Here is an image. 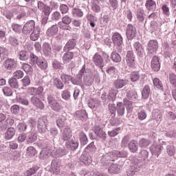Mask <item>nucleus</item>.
<instances>
[{"label": "nucleus", "instance_id": "obj_1", "mask_svg": "<svg viewBox=\"0 0 176 176\" xmlns=\"http://www.w3.org/2000/svg\"><path fill=\"white\" fill-rule=\"evenodd\" d=\"M65 155V151L62 148H47L41 151L40 153L41 159H46L49 156H52V157H60V156H64Z\"/></svg>", "mask_w": 176, "mask_h": 176}, {"label": "nucleus", "instance_id": "obj_2", "mask_svg": "<svg viewBox=\"0 0 176 176\" xmlns=\"http://www.w3.org/2000/svg\"><path fill=\"white\" fill-rule=\"evenodd\" d=\"M127 157V151H114L109 153L106 155H104L102 158V162H105V159L107 160H110L111 162L115 161L118 157Z\"/></svg>", "mask_w": 176, "mask_h": 176}, {"label": "nucleus", "instance_id": "obj_3", "mask_svg": "<svg viewBox=\"0 0 176 176\" xmlns=\"http://www.w3.org/2000/svg\"><path fill=\"white\" fill-rule=\"evenodd\" d=\"M47 102L50 107L51 108V109H52V111H56V112H60V111L63 109V106H61V104H60V102H58V100H55L53 96H48Z\"/></svg>", "mask_w": 176, "mask_h": 176}, {"label": "nucleus", "instance_id": "obj_4", "mask_svg": "<svg viewBox=\"0 0 176 176\" xmlns=\"http://www.w3.org/2000/svg\"><path fill=\"white\" fill-rule=\"evenodd\" d=\"M17 67V60L14 58H8L5 60L3 67L5 69L10 72L12 69H14Z\"/></svg>", "mask_w": 176, "mask_h": 176}, {"label": "nucleus", "instance_id": "obj_5", "mask_svg": "<svg viewBox=\"0 0 176 176\" xmlns=\"http://www.w3.org/2000/svg\"><path fill=\"white\" fill-rule=\"evenodd\" d=\"M141 167V163L137 162H133L131 164L129 169L126 171L128 176H133L137 171H140Z\"/></svg>", "mask_w": 176, "mask_h": 176}, {"label": "nucleus", "instance_id": "obj_6", "mask_svg": "<svg viewBox=\"0 0 176 176\" xmlns=\"http://www.w3.org/2000/svg\"><path fill=\"white\" fill-rule=\"evenodd\" d=\"M137 34V30L135 27L131 24H129L126 28V35L129 41H131Z\"/></svg>", "mask_w": 176, "mask_h": 176}, {"label": "nucleus", "instance_id": "obj_7", "mask_svg": "<svg viewBox=\"0 0 176 176\" xmlns=\"http://www.w3.org/2000/svg\"><path fill=\"white\" fill-rule=\"evenodd\" d=\"M126 61L127 65L133 68L135 66V57L134 56V53L133 51H128L126 53Z\"/></svg>", "mask_w": 176, "mask_h": 176}, {"label": "nucleus", "instance_id": "obj_8", "mask_svg": "<svg viewBox=\"0 0 176 176\" xmlns=\"http://www.w3.org/2000/svg\"><path fill=\"white\" fill-rule=\"evenodd\" d=\"M34 28H35V21L31 20L24 25L23 28V32L25 35H28L29 34H31V32Z\"/></svg>", "mask_w": 176, "mask_h": 176}, {"label": "nucleus", "instance_id": "obj_9", "mask_svg": "<svg viewBox=\"0 0 176 176\" xmlns=\"http://www.w3.org/2000/svg\"><path fill=\"white\" fill-rule=\"evenodd\" d=\"M72 138V131L71 129L65 127L61 131V140L63 141H69Z\"/></svg>", "mask_w": 176, "mask_h": 176}, {"label": "nucleus", "instance_id": "obj_10", "mask_svg": "<svg viewBox=\"0 0 176 176\" xmlns=\"http://www.w3.org/2000/svg\"><path fill=\"white\" fill-rule=\"evenodd\" d=\"M113 43L115 46H122L123 43V38L120 34L116 32L112 36Z\"/></svg>", "mask_w": 176, "mask_h": 176}, {"label": "nucleus", "instance_id": "obj_11", "mask_svg": "<svg viewBox=\"0 0 176 176\" xmlns=\"http://www.w3.org/2000/svg\"><path fill=\"white\" fill-rule=\"evenodd\" d=\"M93 61L97 67H99L100 68L104 67V59H102L101 55L96 54L93 57Z\"/></svg>", "mask_w": 176, "mask_h": 176}, {"label": "nucleus", "instance_id": "obj_12", "mask_svg": "<svg viewBox=\"0 0 176 176\" xmlns=\"http://www.w3.org/2000/svg\"><path fill=\"white\" fill-rule=\"evenodd\" d=\"M158 46L159 45L157 44V41L151 40L148 42V47H147L148 51L151 54L155 53L156 50H157Z\"/></svg>", "mask_w": 176, "mask_h": 176}, {"label": "nucleus", "instance_id": "obj_13", "mask_svg": "<svg viewBox=\"0 0 176 176\" xmlns=\"http://www.w3.org/2000/svg\"><path fill=\"white\" fill-rule=\"evenodd\" d=\"M15 135L16 129L13 127H10L4 133V138H6V140H12V138H13V137H14Z\"/></svg>", "mask_w": 176, "mask_h": 176}, {"label": "nucleus", "instance_id": "obj_14", "mask_svg": "<svg viewBox=\"0 0 176 176\" xmlns=\"http://www.w3.org/2000/svg\"><path fill=\"white\" fill-rule=\"evenodd\" d=\"M37 127L39 133H46L47 128H46V122H45V120L39 118Z\"/></svg>", "mask_w": 176, "mask_h": 176}, {"label": "nucleus", "instance_id": "obj_15", "mask_svg": "<svg viewBox=\"0 0 176 176\" xmlns=\"http://www.w3.org/2000/svg\"><path fill=\"white\" fill-rule=\"evenodd\" d=\"M14 9H19V10H21V13L17 15L16 19L18 20H21V19H23V17H25L27 16V12H28L29 8L28 7L18 6L16 8H14Z\"/></svg>", "mask_w": 176, "mask_h": 176}, {"label": "nucleus", "instance_id": "obj_16", "mask_svg": "<svg viewBox=\"0 0 176 176\" xmlns=\"http://www.w3.org/2000/svg\"><path fill=\"white\" fill-rule=\"evenodd\" d=\"M151 67L153 71H159L160 69V63L157 56H153L151 60Z\"/></svg>", "mask_w": 176, "mask_h": 176}, {"label": "nucleus", "instance_id": "obj_17", "mask_svg": "<svg viewBox=\"0 0 176 176\" xmlns=\"http://www.w3.org/2000/svg\"><path fill=\"white\" fill-rule=\"evenodd\" d=\"M150 151L152 155H155V156H158L159 153L162 152V146L157 144H154L151 146Z\"/></svg>", "mask_w": 176, "mask_h": 176}, {"label": "nucleus", "instance_id": "obj_18", "mask_svg": "<svg viewBox=\"0 0 176 176\" xmlns=\"http://www.w3.org/2000/svg\"><path fill=\"white\" fill-rule=\"evenodd\" d=\"M73 58L74 54L71 52H65L62 57L64 64H68V63H69V61H71Z\"/></svg>", "mask_w": 176, "mask_h": 176}, {"label": "nucleus", "instance_id": "obj_19", "mask_svg": "<svg viewBox=\"0 0 176 176\" xmlns=\"http://www.w3.org/2000/svg\"><path fill=\"white\" fill-rule=\"evenodd\" d=\"M51 170L55 174H58V173H60V163H58V161L56 160H52L51 164Z\"/></svg>", "mask_w": 176, "mask_h": 176}, {"label": "nucleus", "instance_id": "obj_20", "mask_svg": "<svg viewBox=\"0 0 176 176\" xmlns=\"http://www.w3.org/2000/svg\"><path fill=\"white\" fill-rule=\"evenodd\" d=\"M101 104V102L97 99H90L88 103V107L91 108V109H96V108H98Z\"/></svg>", "mask_w": 176, "mask_h": 176}, {"label": "nucleus", "instance_id": "obj_21", "mask_svg": "<svg viewBox=\"0 0 176 176\" xmlns=\"http://www.w3.org/2000/svg\"><path fill=\"white\" fill-rule=\"evenodd\" d=\"M39 34H41V28L37 27L30 36L31 41H38L39 38Z\"/></svg>", "mask_w": 176, "mask_h": 176}, {"label": "nucleus", "instance_id": "obj_22", "mask_svg": "<svg viewBox=\"0 0 176 176\" xmlns=\"http://www.w3.org/2000/svg\"><path fill=\"white\" fill-rule=\"evenodd\" d=\"M31 102L34 105H36V107H37L38 108H40V109H43V108H45V106L43 105V103H42V102H41L39 98H38L35 96L32 97Z\"/></svg>", "mask_w": 176, "mask_h": 176}, {"label": "nucleus", "instance_id": "obj_23", "mask_svg": "<svg viewBox=\"0 0 176 176\" xmlns=\"http://www.w3.org/2000/svg\"><path fill=\"white\" fill-rule=\"evenodd\" d=\"M134 47L135 49L136 53L138 56L140 57L144 55V47H142V45L139 42H136L134 43Z\"/></svg>", "mask_w": 176, "mask_h": 176}, {"label": "nucleus", "instance_id": "obj_24", "mask_svg": "<svg viewBox=\"0 0 176 176\" xmlns=\"http://www.w3.org/2000/svg\"><path fill=\"white\" fill-rule=\"evenodd\" d=\"M128 147L129 151H131V152H133V153L135 152H137V151H138V145L137 141L135 140H131L129 143Z\"/></svg>", "mask_w": 176, "mask_h": 176}, {"label": "nucleus", "instance_id": "obj_25", "mask_svg": "<svg viewBox=\"0 0 176 176\" xmlns=\"http://www.w3.org/2000/svg\"><path fill=\"white\" fill-rule=\"evenodd\" d=\"M113 85L116 87V89H122V87H124L126 85H127V80H117L113 82Z\"/></svg>", "mask_w": 176, "mask_h": 176}, {"label": "nucleus", "instance_id": "obj_26", "mask_svg": "<svg viewBox=\"0 0 176 176\" xmlns=\"http://www.w3.org/2000/svg\"><path fill=\"white\" fill-rule=\"evenodd\" d=\"M57 32H58V28L57 27V25H53L47 31V34L49 36H54Z\"/></svg>", "mask_w": 176, "mask_h": 176}, {"label": "nucleus", "instance_id": "obj_27", "mask_svg": "<svg viewBox=\"0 0 176 176\" xmlns=\"http://www.w3.org/2000/svg\"><path fill=\"white\" fill-rule=\"evenodd\" d=\"M109 174H119L120 173V166L113 164L109 168Z\"/></svg>", "mask_w": 176, "mask_h": 176}, {"label": "nucleus", "instance_id": "obj_28", "mask_svg": "<svg viewBox=\"0 0 176 176\" xmlns=\"http://www.w3.org/2000/svg\"><path fill=\"white\" fill-rule=\"evenodd\" d=\"M145 6L148 10H155L156 9V2L153 0H147Z\"/></svg>", "mask_w": 176, "mask_h": 176}, {"label": "nucleus", "instance_id": "obj_29", "mask_svg": "<svg viewBox=\"0 0 176 176\" xmlns=\"http://www.w3.org/2000/svg\"><path fill=\"white\" fill-rule=\"evenodd\" d=\"M8 85L12 87V89H19V80L16 78H10L8 80Z\"/></svg>", "mask_w": 176, "mask_h": 176}, {"label": "nucleus", "instance_id": "obj_30", "mask_svg": "<svg viewBox=\"0 0 176 176\" xmlns=\"http://www.w3.org/2000/svg\"><path fill=\"white\" fill-rule=\"evenodd\" d=\"M75 45H76L75 40H69L64 47L65 52L72 50L75 47Z\"/></svg>", "mask_w": 176, "mask_h": 176}, {"label": "nucleus", "instance_id": "obj_31", "mask_svg": "<svg viewBox=\"0 0 176 176\" xmlns=\"http://www.w3.org/2000/svg\"><path fill=\"white\" fill-rule=\"evenodd\" d=\"M43 52L45 56H50L52 54V47H50V44L44 43L43 45Z\"/></svg>", "mask_w": 176, "mask_h": 176}, {"label": "nucleus", "instance_id": "obj_32", "mask_svg": "<svg viewBox=\"0 0 176 176\" xmlns=\"http://www.w3.org/2000/svg\"><path fill=\"white\" fill-rule=\"evenodd\" d=\"M36 140H38V136L36 135V133L31 132L30 133H29L27 142L28 144H32V142H35Z\"/></svg>", "mask_w": 176, "mask_h": 176}, {"label": "nucleus", "instance_id": "obj_33", "mask_svg": "<svg viewBox=\"0 0 176 176\" xmlns=\"http://www.w3.org/2000/svg\"><path fill=\"white\" fill-rule=\"evenodd\" d=\"M80 160L84 164H90L91 163V157L87 155L82 154L80 157Z\"/></svg>", "mask_w": 176, "mask_h": 176}, {"label": "nucleus", "instance_id": "obj_34", "mask_svg": "<svg viewBox=\"0 0 176 176\" xmlns=\"http://www.w3.org/2000/svg\"><path fill=\"white\" fill-rule=\"evenodd\" d=\"M117 112L118 114L119 115V116H123V115H124V104H123V103L122 102H118L117 104Z\"/></svg>", "mask_w": 176, "mask_h": 176}, {"label": "nucleus", "instance_id": "obj_35", "mask_svg": "<svg viewBox=\"0 0 176 176\" xmlns=\"http://www.w3.org/2000/svg\"><path fill=\"white\" fill-rule=\"evenodd\" d=\"M149 94H151V88H149V86L146 85V86H144V87L143 88V90L142 91V98L144 100H146V98H148V97H149Z\"/></svg>", "mask_w": 176, "mask_h": 176}, {"label": "nucleus", "instance_id": "obj_36", "mask_svg": "<svg viewBox=\"0 0 176 176\" xmlns=\"http://www.w3.org/2000/svg\"><path fill=\"white\" fill-rule=\"evenodd\" d=\"M21 67L22 69H23V71L26 72V74H28L29 75H32V71H34V69H32L31 65H28V63H23Z\"/></svg>", "mask_w": 176, "mask_h": 176}, {"label": "nucleus", "instance_id": "obj_37", "mask_svg": "<svg viewBox=\"0 0 176 176\" xmlns=\"http://www.w3.org/2000/svg\"><path fill=\"white\" fill-rule=\"evenodd\" d=\"M76 115L77 118H78V119H80L81 120H85V119H87V113L85 110L76 111Z\"/></svg>", "mask_w": 176, "mask_h": 176}, {"label": "nucleus", "instance_id": "obj_38", "mask_svg": "<svg viewBox=\"0 0 176 176\" xmlns=\"http://www.w3.org/2000/svg\"><path fill=\"white\" fill-rule=\"evenodd\" d=\"M137 17L139 21H144V20H145V12L144 11V9L139 8L138 10Z\"/></svg>", "mask_w": 176, "mask_h": 176}, {"label": "nucleus", "instance_id": "obj_39", "mask_svg": "<svg viewBox=\"0 0 176 176\" xmlns=\"http://www.w3.org/2000/svg\"><path fill=\"white\" fill-rule=\"evenodd\" d=\"M41 59L38 58V56H35L34 54H30V64L32 65H37L38 62Z\"/></svg>", "mask_w": 176, "mask_h": 176}, {"label": "nucleus", "instance_id": "obj_40", "mask_svg": "<svg viewBox=\"0 0 176 176\" xmlns=\"http://www.w3.org/2000/svg\"><path fill=\"white\" fill-rule=\"evenodd\" d=\"M153 82L155 89L163 90V83H162V81L159 78H154Z\"/></svg>", "mask_w": 176, "mask_h": 176}, {"label": "nucleus", "instance_id": "obj_41", "mask_svg": "<svg viewBox=\"0 0 176 176\" xmlns=\"http://www.w3.org/2000/svg\"><path fill=\"white\" fill-rule=\"evenodd\" d=\"M78 145L79 144L75 142L68 141L67 142H66L67 148H68L69 149H72V151H75V149L78 148Z\"/></svg>", "mask_w": 176, "mask_h": 176}, {"label": "nucleus", "instance_id": "obj_42", "mask_svg": "<svg viewBox=\"0 0 176 176\" xmlns=\"http://www.w3.org/2000/svg\"><path fill=\"white\" fill-rule=\"evenodd\" d=\"M126 97L131 101H134L137 98V93L135 91L130 90L126 93Z\"/></svg>", "mask_w": 176, "mask_h": 176}, {"label": "nucleus", "instance_id": "obj_43", "mask_svg": "<svg viewBox=\"0 0 176 176\" xmlns=\"http://www.w3.org/2000/svg\"><path fill=\"white\" fill-rule=\"evenodd\" d=\"M8 57V50L3 47H0V61Z\"/></svg>", "mask_w": 176, "mask_h": 176}, {"label": "nucleus", "instance_id": "obj_44", "mask_svg": "<svg viewBox=\"0 0 176 176\" xmlns=\"http://www.w3.org/2000/svg\"><path fill=\"white\" fill-rule=\"evenodd\" d=\"M65 117L64 116H61L56 120V124L58 127H64V124H65Z\"/></svg>", "mask_w": 176, "mask_h": 176}, {"label": "nucleus", "instance_id": "obj_45", "mask_svg": "<svg viewBox=\"0 0 176 176\" xmlns=\"http://www.w3.org/2000/svg\"><path fill=\"white\" fill-rule=\"evenodd\" d=\"M169 82L174 89H176V75L175 74H170L169 75Z\"/></svg>", "mask_w": 176, "mask_h": 176}, {"label": "nucleus", "instance_id": "obj_46", "mask_svg": "<svg viewBox=\"0 0 176 176\" xmlns=\"http://www.w3.org/2000/svg\"><path fill=\"white\" fill-rule=\"evenodd\" d=\"M125 106L126 107V109L129 113H131L133 112V102L127 100V99L124 100Z\"/></svg>", "mask_w": 176, "mask_h": 176}, {"label": "nucleus", "instance_id": "obj_47", "mask_svg": "<svg viewBox=\"0 0 176 176\" xmlns=\"http://www.w3.org/2000/svg\"><path fill=\"white\" fill-rule=\"evenodd\" d=\"M166 152L169 156H174L175 155V148L173 145H168L166 146Z\"/></svg>", "mask_w": 176, "mask_h": 176}, {"label": "nucleus", "instance_id": "obj_48", "mask_svg": "<svg viewBox=\"0 0 176 176\" xmlns=\"http://www.w3.org/2000/svg\"><path fill=\"white\" fill-rule=\"evenodd\" d=\"M150 144L151 141L144 138L139 141V146H140V148H146V146H149Z\"/></svg>", "mask_w": 176, "mask_h": 176}, {"label": "nucleus", "instance_id": "obj_49", "mask_svg": "<svg viewBox=\"0 0 176 176\" xmlns=\"http://www.w3.org/2000/svg\"><path fill=\"white\" fill-rule=\"evenodd\" d=\"M54 85L56 86V87H57V89H60V90L64 89V84H63V82H61V80L59 78L54 79Z\"/></svg>", "mask_w": 176, "mask_h": 176}, {"label": "nucleus", "instance_id": "obj_50", "mask_svg": "<svg viewBox=\"0 0 176 176\" xmlns=\"http://www.w3.org/2000/svg\"><path fill=\"white\" fill-rule=\"evenodd\" d=\"M37 65L41 69H46L47 68V62L45 59H40L38 61Z\"/></svg>", "mask_w": 176, "mask_h": 176}, {"label": "nucleus", "instance_id": "obj_51", "mask_svg": "<svg viewBox=\"0 0 176 176\" xmlns=\"http://www.w3.org/2000/svg\"><path fill=\"white\" fill-rule=\"evenodd\" d=\"M111 57L114 63H120L122 61V58H120V55H119V54L116 52H112Z\"/></svg>", "mask_w": 176, "mask_h": 176}, {"label": "nucleus", "instance_id": "obj_52", "mask_svg": "<svg viewBox=\"0 0 176 176\" xmlns=\"http://www.w3.org/2000/svg\"><path fill=\"white\" fill-rule=\"evenodd\" d=\"M80 141L82 145H86V144H87V142H88L87 136L83 132H81L80 133Z\"/></svg>", "mask_w": 176, "mask_h": 176}, {"label": "nucleus", "instance_id": "obj_53", "mask_svg": "<svg viewBox=\"0 0 176 176\" xmlns=\"http://www.w3.org/2000/svg\"><path fill=\"white\" fill-rule=\"evenodd\" d=\"M38 170H39V168L37 166L31 168L25 173V175L26 176L33 175V174H35V173H36Z\"/></svg>", "mask_w": 176, "mask_h": 176}, {"label": "nucleus", "instance_id": "obj_54", "mask_svg": "<svg viewBox=\"0 0 176 176\" xmlns=\"http://www.w3.org/2000/svg\"><path fill=\"white\" fill-rule=\"evenodd\" d=\"M131 82H137L140 79V73L138 72H133L130 76Z\"/></svg>", "mask_w": 176, "mask_h": 176}, {"label": "nucleus", "instance_id": "obj_55", "mask_svg": "<svg viewBox=\"0 0 176 176\" xmlns=\"http://www.w3.org/2000/svg\"><path fill=\"white\" fill-rule=\"evenodd\" d=\"M22 85L23 87H27V86H30L31 85V80H30V77L25 76L21 80Z\"/></svg>", "mask_w": 176, "mask_h": 176}, {"label": "nucleus", "instance_id": "obj_56", "mask_svg": "<svg viewBox=\"0 0 176 176\" xmlns=\"http://www.w3.org/2000/svg\"><path fill=\"white\" fill-rule=\"evenodd\" d=\"M13 76L15 79H21L24 76V72L21 70H17L14 72Z\"/></svg>", "mask_w": 176, "mask_h": 176}, {"label": "nucleus", "instance_id": "obj_57", "mask_svg": "<svg viewBox=\"0 0 176 176\" xmlns=\"http://www.w3.org/2000/svg\"><path fill=\"white\" fill-rule=\"evenodd\" d=\"M83 82L86 86H91L93 84V78L90 77V76H87L85 78H84Z\"/></svg>", "mask_w": 176, "mask_h": 176}, {"label": "nucleus", "instance_id": "obj_58", "mask_svg": "<svg viewBox=\"0 0 176 176\" xmlns=\"http://www.w3.org/2000/svg\"><path fill=\"white\" fill-rule=\"evenodd\" d=\"M61 79L65 83H69V82L72 80V76H68L67 74H62Z\"/></svg>", "mask_w": 176, "mask_h": 176}, {"label": "nucleus", "instance_id": "obj_59", "mask_svg": "<svg viewBox=\"0 0 176 176\" xmlns=\"http://www.w3.org/2000/svg\"><path fill=\"white\" fill-rule=\"evenodd\" d=\"M62 21H63V23H65V25H69V24L72 23V18H71L68 15H65L62 18Z\"/></svg>", "mask_w": 176, "mask_h": 176}, {"label": "nucleus", "instance_id": "obj_60", "mask_svg": "<svg viewBox=\"0 0 176 176\" xmlns=\"http://www.w3.org/2000/svg\"><path fill=\"white\" fill-rule=\"evenodd\" d=\"M12 29L14 31V32H16V34H20L21 32V25L19 24L14 23L12 25Z\"/></svg>", "mask_w": 176, "mask_h": 176}, {"label": "nucleus", "instance_id": "obj_61", "mask_svg": "<svg viewBox=\"0 0 176 176\" xmlns=\"http://www.w3.org/2000/svg\"><path fill=\"white\" fill-rule=\"evenodd\" d=\"M19 58L23 61H25V60H28V52L25 51H21L19 54Z\"/></svg>", "mask_w": 176, "mask_h": 176}, {"label": "nucleus", "instance_id": "obj_62", "mask_svg": "<svg viewBox=\"0 0 176 176\" xmlns=\"http://www.w3.org/2000/svg\"><path fill=\"white\" fill-rule=\"evenodd\" d=\"M109 21V17L108 16H104L100 19V24L102 27H105V25H108V22Z\"/></svg>", "mask_w": 176, "mask_h": 176}, {"label": "nucleus", "instance_id": "obj_63", "mask_svg": "<svg viewBox=\"0 0 176 176\" xmlns=\"http://www.w3.org/2000/svg\"><path fill=\"white\" fill-rule=\"evenodd\" d=\"M27 154L29 156H35L36 154V151L35 150V148L32 146H29L27 149Z\"/></svg>", "mask_w": 176, "mask_h": 176}, {"label": "nucleus", "instance_id": "obj_64", "mask_svg": "<svg viewBox=\"0 0 176 176\" xmlns=\"http://www.w3.org/2000/svg\"><path fill=\"white\" fill-rule=\"evenodd\" d=\"M72 13L76 17H82V16H83V12H82L80 9L74 8Z\"/></svg>", "mask_w": 176, "mask_h": 176}]
</instances>
